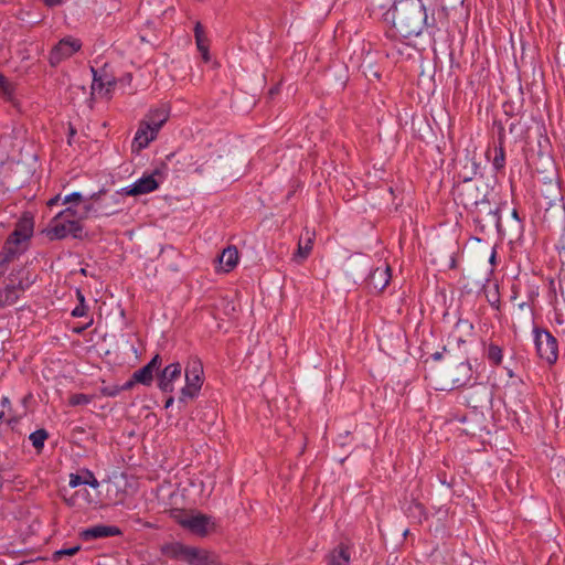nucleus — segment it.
<instances>
[{
    "instance_id": "f257e3e1",
    "label": "nucleus",
    "mask_w": 565,
    "mask_h": 565,
    "mask_svg": "<svg viewBox=\"0 0 565 565\" xmlns=\"http://www.w3.org/2000/svg\"><path fill=\"white\" fill-rule=\"evenodd\" d=\"M34 278L25 267H13L9 273H0V308L17 302L20 296L33 284Z\"/></svg>"
},
{
    "instance_id": "f03ea898",
    "label": "nucleus",
    "mask_w": 565,
    "mask_h": 565,
    "mask_svg": "<svg viewBox=\"0 0 565 565\" xmlns=\"http://www.w3.org/2000/svg\"><path fill=\"white\" fill-rule=\"evenodd\" d=\"M83 225L77 217V210L68 206L57 213L44 230L46 237L51 241L64 239L67 236L81 237Z\"/></svg>"
},
{
    "instance_id": "7ed1b4c3",
    "label": "nucleus",
    "mask_w": 565,
    "mask_h": 565,
    "mask_svg": "<svg viewBox=\"0 0 565 565\" xmlns=\"http://www.w3.org/2000/svg\"><path fill=\"white\" fill-rule=\"evenodd\" d=\"M162 553L171 559L184 561L189 565H221L214 553L181 542L166 544Z\"/></svg>"
},
{
    "instance_id": "20e7f679",
    "label": "nucleus",
    "mask_w": 565,
    "mask_h": 565,
    "mask_svg": "<svg viewBox=\"0 0 565 565\" xmlns=\"http://www.w3.org/2000/svg\"><path fill=\"white\" fill-rule=\"evenodd\" d=\"M170 515L183 529L200 537H205L216 529L213 516L198 511L174 509Z\"/></svg>"
},
{
    "instance_id": "39448f33",
    "label": "nucleus",
    "mask_w": 565,
    "mask_h": 565,
    "mask_svg": "<svg viewBox=\"0 0 565 565\" xmlns=\"http://www.w3.org/2000/svg\"><path fill=\"white\" fill-rule=\"evenodd\" d=\"M535 353L548 366H554L559 358V343L555 335L545 328L536 324L532 328Z\"/></svg>"
},
{
    "instance_id": "423d86ee",
    "label": "nucleus",
    "mask_w": 565,
    "mask_h": 565,
    "mask_svg": "<svg viewBox=\"0 0 565 565\" xmlns=\"http://www.w3.org/2000/svg\"><path fill=\"white\" fill-rule=\"evenodd\" d=\"M203 385V364L198 356L189 358L185 366V385L181 388L180 401L196 397Z\"/></svg>"
},
{
    "instance_id": "0eeeda50",
    "label": "nucleus",
    "mask_w": 565,
    "mask_h": 565,
    "mask_svg": "<svg viewBox=\"0 0 565 565\" xmlns=\"http://www.w3.org/2000/svg\"><path fill=\"white\" fill-rule=\"evenodd\" d=\"M166 179L161 169H154L150 173L142 174L130 185L122 188L127 196H139L156 191Z\"/></svg>"
},
{
    "instance_id": "6e6552de",
    "label": "nucleus",
    "mask_w": 565,
    "mask_h": 565,
    "mask_svg": "<svg viewBox=\"0 0 565 565\" xmlns=\"http://www.w3.org/2000/svg\"><path fill=\"white\" fill-rule=\"evenodd\" d=\"M82 49V41L73 36L61 39L51 50L49 54V63L51 66H57L63 61L72 57Z\"/></svg>"
},
{
    "instance_id": "1a4fd4ad",
    "label": "nucleus",
    "mask_w": 565,
    "mask_h": 565,
    "mask_svg": "<svg viewBox=\"0 0 565 565\" xmlns=\"http://www.w3.org/2000/svg\"><path fill=\"white\" fill-rule=\"evenodd\" d=\"M417 1L419 2V8L416 18L405 22V12L398 13L397 15L395 25L403 36L418 35L423 31L424 24L427 20L426 7L423 3V0Z\"/></svg>"
},
{
    "instance_id": "9d476101",
    "label": "nucleus",
    "mask_w": 565,
    "mask_h": 565,
    "mask_svg": "<svg viewBox=\"0 0 565 565\" xmlns=\"http://www.w3.org/2000/svg\"><path fill=\"white\" fill-rule=\"evenodd\" d=\"M182 366L179 362L167 365L158 377V386L163 393H172L174 381L180 379Z\"/></svg>"
},
{
    "instance_id": "9b49d317",
    "label": "nucleus",
    "mask_w": 565,
    "mask_h": 565,
    "mask_svg": "<svg viewBox=\"0 0 565 565\" xmlns=\"http://www.w3.org/2000/svg\"><path fill=\"white\" fill-rule=\"evenodd\" d=\"M93 72V83H92V93L99 97H109L116 81L113 76L107 74H100L98 71L92 67Z\"/></svg>"
},
{
    "instance_id": "f8f14e48",
    "label": "nucleus",
    "mask_w": 565,
    "mask_h": 565,
    "mask_svg": "<svg viewBox=\"0 0 565 565\" xmlns=\"http://www.w3.org/2000/svg\"><path fill=\"white\" fill-rule=\"evenodd\" d=\"M121 533V530L116 525L97 524L83 530L81 532V539L84 541H93L97 539L119 536Z\"/></svg>"
},
{
    "instance_id": "ddd939ff",
    "label": "nucleus",
    "mask_w": 565,
    "mask_h": 565,
    "mask_svg": "<svg viewBox=\"0 0 565 565\" xmlns=\"http://www.w3.org/2000/svg\"><path fill=\"white\" fill-rule=\"evenodd\" d=\"M352 558V547L341 542L334 546L326 556V565H350Z\"/></svg>"
},
{
    "instance_id": "4468645a",
    "label": "nucleus",
    "mask_w": 565,
    "mask_h": 565,
    "mask_svg": "<svg viewBox=\"0 0 565 565\" xmlns=\"http://www.w3.org/2000/svg\"><path fill=\"white\" fill-rule=\"evenodd\" d=\"M161 365V358L156 354L145 366L134 372V382L149 386L152 384L154 372Z\"/></svg>"
},
{
    "instance_id": "2eb2a0df",
    "label": "nucleus",
    "mask_w": 565,
    "mask_h": 565,
    "mask_svg": "<svg viewBox=\"0 0 565 565\" xmlns=\"http://www.w3.org/2000/svg\"><path fill=\"white\" fill-rule=\"evenodd\" d=\"M158 134L159 131L141 120L135 134L132 147L137 150L146 149L157 138Z\"/></svg>"
},
{
    "instance_id": "dca6fc26",
    "label": "nucleus",
    "mask_w": 565,
    "mask_h": 565,
    "mask_svg": "<svg viewBox=\"0 0 565 565\" xmlns=\"http://www.w3.org/2000/svg\"><path fill=\"white\" fill-rule=\"evenodd\" d=\"M169 116V107L161 105L159 107L150 108L142 120L149 124V126L154 128L157 131H160L163 125L168 121Z\"/></svg>"
},
{
    "instance_id": "f3484780",
    "label": "nucleus",
    "mask_w": 565,
    "mask_h": 565,
    "mask_svg": "<svg viewBox=\"0 0 565 565\" xmlns=\"http://www.w3.org/2000/svg\"><path fill=\"white\" fill-rule=\"evenodd\" d=\"M472 366L468 361L459 363L455 369V376L452 377V387L460 388L472 385Z\"/></svg>"
},
{
    "instance_id": "a211bd4d",
    "label": "nucleus",
    "mask_w": 565,
    "mask_h": 565,
    "mask_svg": "<svg viewBox=\"0 0 565 565\" xmlns=\"http://www.w3.org/2000/svg\"><path fill=\"white\" fill-rule=\"evenodd\" d=\"M315 237H316L315 231H311L308 227L303 228V232L298 242L297 252L295 253V256H294L296 260H298V259L303 260V259L308 258V256L310 255L312 247H313Z\"/></svg>"
},
{
    "instance_id": "6ab92c4d",
    "label": "nucleus",
    "mask_w": 565,
    "mask_h": 565,
    "mask_svg": "<svg viewBox=\"0 0 565 565\" xmlns=\"http://www.w3.org/2000/svg\"><path fill=\"white\" fill-rule=\"evenodd\" d=\"M239 254L236 246L231 245L223 249L218 256L220 269L224 273L232 271L238 264Z\"/></svg>"
},
{
    "instance_id": "aec40b11",
    "label": "nucleus",
    "mask_w": 565,
    "mask_h": 565,
    "mask_svg": "<svg viewBox=\"0 0 565 565\" xmlns=\"http://www.w3.org/2000/svg\"><path fill=\"white\" fill-rule=\"evenodd\" d=\"M391 278L392 270L388 265L385 267H377L370 275V285L374 289L383 291L388 286Z\"/></svg>"
},
{
    "instance_id": "412c9836",
    "label": "nucleus",
    "mask_w": 565,
    "mask_h": 565,
    "mask_svg": "<svg viewBox=\"0 0 565 565\" xmlns=\"http://www.w3.org/2000/svg\"><path fill=\"white\" fill-rule=\"evenodd\" d=\"M68 484L71 488H76L78 486L85 484L89 486L93 489H97L99 487V481L96 479L93 471L89 469H83L81 475L71 473Z\"/></svg>"
},
{
    "instance_id": "4be33fe9",
    "label": "nucleus",
    "mask_w": 565,
    "mask_h": 565,
    "mask_svg": "<svg viewBox=\"0 0 565 565\" xmlns=\"http://www.w3.org/2000/svg\"><path fill=\"white\" fill-rule=\"evenodd\" d=\"M14 236H24L29 239L32 237L34 232V218L31 213H23L18 220L14 227Z\"/></svg>"
},
{
    "instance_id": "5701e85b",
    "label": "nucleus",
    "mask_w": 565,
    "mask_h": 565,
    "mask_svg": "<svg viewBox=\"0 0 565 565\" xmlns=\"http://www.w3.org/2000/svg\"><path fill=\"white\" fill-rule=\"evenodd\" d=\"M125 195H126V193H125V191H122V189H120V190L116 191L115 193H113L100 205L102 214L106 215V216L116 214L118 212V210L117 209H113V207L120 206L122 204V199H124Z\"/></svg>"
},
{
    "instance_id": "b1692460",
    "label": "nucleus",
    "mask_w": 565,
    "mask_h": 565,
    "mask_svg": "<svg viewBox=\"0 0 565 565\" xmlns=\"http://www.w3.org/2000/svg\"><path fill=\"white\" fill-rule=\"evenodd\" d=\"M194 38L199 52L202 54L203 60L207 62L210 60L209 41L204 35V30L200 22L195 24Z\"/></svg>"
},
{
    "instance_id": "393cba45",
    "label": "nucleus",
    "mask_w": 565,
    "mask_h": 565,
    "mask_svg": "<svg viewBox=\"0 0 565 565\" xmlns=\"http://www.w3.org/2000/svg\"><path fill=\"white\" fill-rule=\"evenodd\" d=\"M491 164L495 172L503 170L505 167V150L502 141H500L499 146L493 149Z\"/></svg>"
},
{
    "instance_id": "a878e982",
    "label": "nucleus",
    "mask_w": 565,
    "mask_h": 565,
    "mask_svg": "<svg viewBox=\"0 0 565 565\" xmlns=\"http://www.w3.org/2000/svg\"><path fill=\"white\" fill-rule=\"evenodd\" d=\"M486 356L493 366H499L503 361V350L495 343H490L487 348Z\"/></svg>"
},
{
    "instance_id": "bb28decb",
    "label": "nucleus",
    "mask_w": 565,
    "mask_h": 565,
    "mask_svg": "<svg viewBox=\"0 0 565 565\" xmlns=\"http://www.w3.org/2000/svg\"><path fill=\"white\" fill-rule=\"evenodd\" d=\"M49 438V433L44 428L31 433L29 439L32 446L40 452L44 448V443Z\"/></svg>"
},
{
    "instance_id": "cd10ccee",
    "label": "nucleus",
    "mask_w": 565,
    "mask_h": 565,
    "mask_svg": "<svg viewBox=\"0 0 565 565\" xmlns=\"http://www.w3.org/2000/svg\"><path fill=\"white\" fill-rule=\"evenodd\" d=\"M21 253L14 249L9 244L4 243L0 252V268L2 269L6 265L11 263Z\"/></svg>"
},
{
    "instance_id": "c85d7f7f",
    "label": "nucleus",
    "mask_w": 565,
    "mask_h": 565,
    "mask_svg": "<svg viewBox=\"0 0 565 565\" xmlns=\"http://www.w3.org/2000/svg\"><path fill=\"white\" fill-rule=\"evenodd\" d=\"M29 241L28 237L24 236H14V231L8 236L6 243L9 244L18 252L22 253L24 250V244Z\"/></svg>"
},
{
    "instance_id": "c756f323",
    "label": "nucleus",
    "mask_w": 565,
    "mask_h": 565,
    "mask_svg": "<svg viewBox=\"0 0 565 565\" xmlns=\"http://www.w3.org/2000/svg\"><path fill=\"white\" fill-rule=\"evenodd\" d=\"M92 401V396L82 393L73 394L70 397V404L72 406L88 405Z\"/></svg>"
},
{
    "instance_id": "7c9ffc66",
    "label": "nucleus",
    "mask_w": 565,
    "mask_h": 565,
    "mask_svg": "<svg viewBox=\"0 0 565 565\" xmlns=\"http://www.w3.org/2000/svg\"><path fill=\"white\" fill-rule=\"evenodd\" d=\"M81 550L79 545L67 547V548H61L53 554V558L55 561L61 559L63 556H73Z\"/></svg>"
},
{
    "instance_id": "2f4dec72",
    "label": "nucleus",
    "mask_w": 565,
    "mask_h": 565,
    "mask_svg": "<svg viewBox=\"0 0 565 565\" xmlns=\"http://www.w3.org/2000/svg\"><path fill=\"white\" fill-rule=\"evenodd\" d=\"M119 393H120V388L117 385L100 387V394L103 396L116 397Z\"/></svg>"
},
{
    "instance_id": "473e14b6",
    "label": "nucleus",
    "mask_w": 565,
    "mask_h": 565,
    "mask_svg": "<svg viewBox=\"0 0 565 565\" xmlns=\"http://www.w3.org/2000/svg\"><path fill=\"white\" fill-rule=\"evenodd\" d=\"M88 306L87 305H77L71 312L72 317L81 318L87 316Z\"/></svg>"
},
{
    "instance_id": "72a5a7b5",
    "label": "nucleus",
    "mask_w": 565,
    "mask_h": 565,
    "mask_svg": "<svg viewBox=\"0 0 565 565\" xmlns=\"http://www.w3.org/2000/svg\"><path fill=\"white\" fill-rule=\"evenodd\" d=\"M490 214L492 215V217L494 220L497 230L500 231L501 226H502L501 207L499 206L495 210L490 211Z\"/></svg>"
},
{
    "instance_id": "f704fd0d",
    "label": "nucleus",
    "mask_w": 565,
    "mask_h": 565,
    "mask_svg": "<svg viewBox=\"0 0 565 565\" xmlns=\"http://www.w3.org/2000/svg\"><path fill=\"white\" fill-rule=\"evenodd\" d=\"M81 199H82V194L79 192H73V193L64 196L63 204L76 202V201H79Z\"/></svg>"
},
{
    "instance_id": "c9c22d12",
    "label": "nucleus",
    "mask_w": 565,
    "mask_h": 565,
    "mask_svg": "<svg viewBox=\"0 0 565 565\" xmlns=\"http://www.w3.org/2000/svg\"><path fill=\"white\" fill-rule=\"evenodd\" d=\"M0 88L3 90L6 95L11 94V87L7 78L0 74Z\"/></svg>"
},
{
    "instance_id": "e433bc0d",
    "label": "nucleus",
    "mask_w": 565,
    "mask_h": 565,
    "mask_svg": "<svg viewBox=\"0 0 565 565\" xmlns=\"http://www.w3.org/2000/svg\"><path fill=\"white\" fill-rule=\"evenodd\" d=\"M138 382H134V375L131 376L130 380H128L122 386H119L120 388V392L121 391H128V390H131L134 387L135 384H137Z\"/></svg>"
},
{
    "instance_id": "4c0bfd02",
    "label": "nucleus",
    "mask_w": 565,
    "mask_h": 565,
    "mask_svg": "<svg viewBox=\"0 0 565 565\" xmlns=\"http://www.w3.org/2000/svg\"><path fill=\"white\" fill-rule=\"evenodd\" d=\"M75 494L76 495H82L85 499L86 503H90L92 502L90 493L87 490L76 491Z\"/></svg>"
},
{
    "instance_id": "58836bf2",
    "label": "nucleus",
    "mask_w": 565,
    "mask_h": 565,
    "mask_svg": "<svg viewBox=\"0 0 565 565\" xmlns=\"http://www.w3.org/2000/svg\"><path fill=\"white\" fill-rule=\"evenodd\" d=\"M489 302H490V306L495 309V310H499L500 309V298L499 296L497 295L495 298L493 300H490L489 299Z\"/></svg>"
},
{
    "instance_id": "ea45409f",
    "label": "nucleus",
    "mask_w": 565,
    "mask_h": 565,
    "mask_svg": "<svg viewBox=\"0 0 565 565\" xmlns=\"http://www.w3.org/2000/svg\"><path fill=\"white\" fill-rule=\"evenodd\" d=\"M60 200H61V195L57 194L54 198L50 199L46 204L49 207H52V206L56 205L60 202Z\"/></svg>"
},
{
    "instance_id": "a19ab883",
    "label": "nucleus",
    "mask_w": 565,
    "mask_h": 565,
    "mask_svg": "<svg viewBox=\"0 0 565 565\" xmlns=\"http://www.w3.org/2000/svg\"><path fill=\"white\" fill-rule=\"evenodd\" d=\"M47 7H56L60 6L63 0H42Z\"/></svg>"
},
{
    "instance_id": "79ce46f5",
    "label": "nucleus",
    "mask_w": 565,
    "mask_h": 565,
    "mask_svg": "<svg viewBox=\"0 0 565 565\" xmlns=\"http://www.w3.org/2000/svg\"><path fill=\"white\" fill-rule=\"evenodd\" d=\"M76 297L78 300V305H86L85 296L82 294L81 290L76 291Z\"/></svg>"
},
{
    "instance_id": "37998d69",
    "label": "nucleus",
    "mask_w": 565,
    "mask_h": 565,
    "mask_svg": "<svg viewBox=\"0 0 565 565\" xmlns=\"http://www.w3.org/2000/svg\"><path fill=\"white\" fill-rule=\"evenodd\" d=\"M92 323H93V319H90V321L87 324H85L83 327L75 328L74 332L75 333H82L84 330H86L88 327H90Z\"/></svg>"
},
{
    "instance_id": "c03bdc74",
    "label": "nucleus",
    "mask_w": 565,
    "mask_h": 565,
    "mask_svg": "<svg viewBox=\"0 0 565 565\" xmlns=\"http://www.w3.org/2000/svg\"><path fill=\"white\" fill-rule=\"evenodd\" d=\"M495 259H497V252L495 249H492V253L490 255V258H489V263L494 266L495 265Z\"/></svg>"
},
{
    "instance_id": "a18cd8bd",
    "label": "nucleus",
    "mask_w": 565,
    "mask_h": 565,
    "mask_svg": "<svg viewBox=\"0 0 565 565\" xmlns=\"http://www.w3.org/2000/svg\"><path fill=\"white\" fill-rule=\"evenodd\" d=\"M174 403V398L173 396H169L167 399H166V403H164V408H170Z\"/></svg>"
},
{
    "instance_id": "49530a36",
    "label": "nucleus",
    "mask_w": 565,
    "mask_h": 565,
    "mask_svg": "<svg viewBox=\"0 0 565 565\" xmlns=\"http://www.w3.org/2000/svg\"><path fill=\"white\" fill-rule=\"evenodd\" d=\"M431 358L435 361H440L443 359V352H435V353H433Z\"/></svg>"
},
{
    "instance_id": "de8ad7c7",
    "label": "nucleus",
    "mask_w": 565,
    "mask_h": 565,
    "mask_svg": "<svg viewBox=\"0 0 565 565\" xmlns=\"http://www.w3.org/2000/svg\"><path fill=\"white\" fill-rule=\"evenodd\" d=\"M512 217L514 220H516L518 222H521V218L519 217V213L515 209L512 211Z\"/></svg>"
},
{
    "instance_id": "09e8293b",
    "label": "nucleus",
    "mask_w": 565,
    "mask_h": 565,
    "mask_svg": "<svg viewBox=\"0 0 565 565\" xmlns=\"http://www.w3.org/2000/svg\"><path fill=\"white\" fill-rule=\"evenodd\" d=\"M100 193H102V191H100V192H98V193H94V194L92 195V199H98V196H99V194H100Z\"/></svg>"
},
{
    "instance_id": "8fccbe9b",
    "label": "nucleus",
    "mask_w": 565,
    "mask_h": 565,
    "mask_svg": "<svg viewBox=\"0 0 565 565\" xmlns=\"http://www.w3.org/2000/svg\"><path fill=\"white\" fill-rule=\"evenodd\" d=\"M555 320H556V323H558V324L563 323V320L561 318H558V317H556Z\"/></svg>"
},
{
    "instance_id": "3c124183",
    "label": "nucleus",
    "mask_w": 565,
    "mask_h": 565,
    "mask_svg": "<svg viewBox=\"0 0 565 565\" xmlns=\"http://www.w3.org/2000/svg\"><path fill=\"white\" fill-rule=\"evenodd\" d=\"M508 375H509L510 377H512V376L514 375L513 371H512V370H508Z\"/></svg>"
},
{
    "instance_id": "603ef678",
    "label": "nucleus",
    "mask_w": 565,
    "mask_h": 565,
    "mask_svg": "<svg viewBox=\"0 0 565 565\" xmlns=\"http://www.w3.org/2000/svg\"><path fill=\"white\" fill-rule=\"evenodd\" d=\"M85 210H86V212H89V211L92 210V205H87V206L85 207Z\"/></svg>"
},
{
    "instance_id": "864d4df0",
    "label": "nucleus",
    "mask_w": 565,
    "mask_h": 565,
    "mask_svg": "<svg viewBox=\"0 0 565 565\" xmlns=\"http://www.w3.org/2000/svg\"><path fill=\"white\" fill-rule=\"evenodd\" d=\"M68 505H74V502L71 500L67 501Z\"/></svg>"
},
{
    "instance_id": "5fc2aeb1",
    "label": "nucleus",
    "mask_w": 565,
    "mask_h": 565,
    "mask_svg": "<svg viewBox=\"0 0 565 565\" xmlns=\"http://www.w3.org/2000/svg\"><path fill=\"white\" fill-rule=\"evenodd\" d=\"M524 306H525V303H520V305H519V307H520L521 309H523V308H524Z\"/></svg>"
}]
</instances>
